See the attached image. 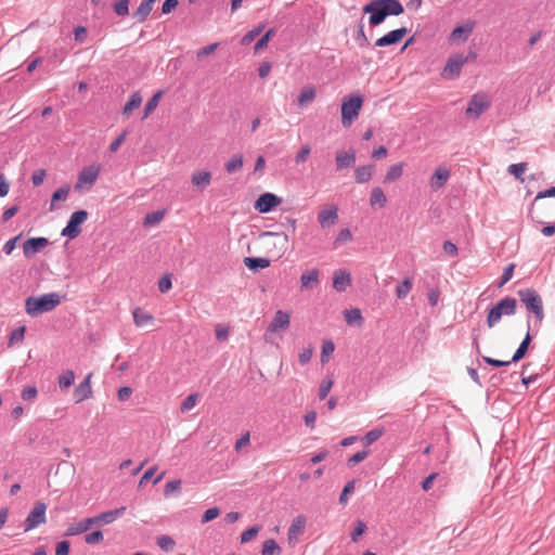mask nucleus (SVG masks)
<instances>
[{
  "label": "nucleus",
  "instance_id": "864d4df0",
  "mask_svg": "<svg viewBox=\"0 0 555 555\" xmlns=\"http://www.w3.org/2000/svg\"><path fill=\"white\" fill-rule=\"evenodd\" d=\"M354 486H356V481L354 480H350V481H348L345 485V487H344V489H343V491L340 493V496H339V503L340 504H343V505L347 504V502H348L347 495L354 491Z\"/></svg>",
  "mask_w": 555,
  "mask_h": 555
},
{
  "label": "nucleus",
  "instance_id": "6ab92c4d",
  "mask_svg": "<svg viewBox=\"0 0 555 555\" xmlns=\"http://www.w3.org/2000/svg\"><path fill=\"white\" fill-rule=\"evenodd\" d=\"M289 313L283 310H278L268 326V332L275 333L278 331H285L289 326Z\"/></svg>",
  "mask_w": 555,
  "mask_h": 555
},
{
  "label": "nucleus",
  "instance_id": "20e7f679",
  "mask_svg": "<svg viewBox=\"0 0 555 555\" xmlns=\"http://www.w3.org/2000/svg\"><path fill=\"white\" fill-rule=\"evenodd\" d=\"M517 301L513 297H505L501 299L494 307H492L487 317V324L493 327L503 315H513L516 312Z\"/></svg>",
  "mask_w": 555,
  "mask_h": 555
},
{
  "label": "nucleus",
  "instance_id": "052dcab7",
  "mask_svg": "<svg viewBox=\"0 0 555 555\" xmlns=\"http://www.w3.org/2000/svg\"><path fill=\"white\" fill-rule=\"evenodd\" d=\"M259 532V527L258 526H254L247 530H245L242 534H241V542L242 543H246L248 541H250L251 539H254Z\"/></svg>",
  "mask_w": 555,
  "mask_h": 555
},
{
  "label": "nucleus",
  "instance_id": "f8f14e48",
  "mask_svg": "<svg viewBox=\"0 0 555 555\" xmlns=\"http://www.w3.org/2000/svg\"><path fill=\"white\" fill-rule=\"evenodd\" d=\"M338 221V207L330 205L318 212V222L322 229H327Z\"/></svg>",
  "mask_w": 555,
  "mask_h": 555
},
{
  "label": "nucleus",
  "instance_id": "603ef678",
  "mask_svg": "<svg viewBox=\"0 0 555 555\" xmlns=\"http://www.w3.org/2000/svg\"><path fill=\"white\" fill-rule=\"evenodd\" d=\"M273 34H274V29L271 28L256 42V44L254 47L255 53H257L258 51H260L267 47V44L270 41Z\"/></svg>",
  "mask_w": 555,
  "mask_h": 555
},
{
  "label": "nucleus",
  "instance_id": "aec40b11",
  "mask_svg": "<svg viewBox=\"0 0 555 555\" xmlns=\"http://www.w3.org/2000/svg\"><path fill=\"white\" fill-rule=\"evenodd\" d=\"M351 285L350 273L345 269L335 270L333 273V287L337 292H345Z\"/></svg>",
  "mask_w": 555,
  "mask_h": 555
},
{
  "label": "nucleus",
  "instance_id": "7ed1b4c3",
  "mask_svg": "<svg viewBox=\"0 0 555 555\" xmlns=\"http://www.w3.org/2000/svg\"><path fill=\"white\" fill-rule=\"evenodd\" d=\"M517 294L528 312L534 314V325L539 326L544 319L543 301L541 296L532 288L519 289Z\"/></svg>",
  "mask_w": 555,
  "mask_h": 555
},
{
  "label": "nucleus",
  "instance_id": "412c9836",
  "mask_svg": "<svg viewBox=\"0 0 555 555\" xmlns=\"http://www.w3.org/2000/svg\"><path fill=\"white\" fill-rule=\"evenodd\" d=\"M356 159L354 150L350 149L349 151H338L335 157L336 169L343 170L350 168L354 165Z\"/></svg>",
  "mask_w": 555,
  "mask_h": 555
},
{
  "label": "nucleus",
  "instance_id": "c85d7f7f",
  "mask_svg": "<svg viewBox=\"0 0 555 555\" xmlns=\"http://www.w3.org/2000/svg\"><path fill=\"white\" fill-rule=\"evenodd\" d=\"M387 203V197L383 191L382 188L376 186L372 189L371 196H370V205L372 207H384Z\"/></svg>",
  "mask_w": 555,
  "mask_h": 555
},
{
  "label": "nucleus",
  "instance_id": "c9c22d12",
  "mask_svg": "<svg viewBox=\"0 0 555 555\" xmlns=\"http://www.w3.org/2000/svg\"><path fill=\"white\" fill-rule=\"evenodd\" d=\"M162 96H163V91L159 90L147 101V103L145 104V107H144V114L142 116V119L147 118L154 112V109L157 107Z\"/></svg>",
  "mask_w": 555,
  "mask_h": 555
},
{
  "label": "nucleus",
  "instance_id": "72a5a7b5",
  "mask_svg": "<svg viewBox=\"0 0 555 555\" xmlns=\"http://www.w3.org/2000/svg\"><path fill=\"white\" fill-rule=\"evenodd\" d=\"M142 103V95L140 92H133L129 101L125 104L122 114L129 115L134 108H138Z\"/></svg>",
  "mask_w": 555,
  "mask_h": 555
},
{
  "label": "nucleus",
  "instance_id": "423d86ee",
  "mask_svg": "<svg viewBox=\"0 0 555 555\" xmlns=\"http://www.w3.org/2000/svg\"><path fill=\"white\" fill-rule=\"evenodd\" d=\"M362 99L358 95L350 96L343 101L341 104V124L344 127H349L353 119L358 117L362 107Z\"/></svg>",
  "mask_w": 555,
  "mask_h": 555
},
{
  "label": "nucleus",
  "instance_id": "a19ab883",
  "mask_svg": "<svg viewBox=\"0 0 555 555\" xmlns=\"http://www.w3.org/2000/svg\"><path fill=\"white\" fill-rule=\"evenodd\" d=\"M527 170V163H517L508 166L507 171L513 175L516 179L524 181L522 175Z\"/></svg>",
  "mask_w": 555,
  "mask_h": 555
},
{
  "label": "nucleus",
  "instance_id": "6e6d98bb",
  "mask_svg": "<svg viewBox=\"0 0 555 555\" xmlns=\"http://www.w3.org/2000/svg\"><path fill=\"white\" fill-rule=\"evenodd\" d=\"M333 386V380L331 378L323 379L319 387V398L323 400L327 397Z\"/></svg>",
  "mask_w": 555,
  "mask_h": 555
},
{
  "label": "nucleus",
  "instance_id": "4d7b16f0",
  "mask_svg": "<svg viewBox=\"0 0 555 555\" xmlns=\"http://www.w3.org/2000/svg\"><path fill=\"white\" fill-rule=\"evenodd\" d=\"M26 326H20L13 330L10 334L9 345H13L15 341H22L24 339Z\"/></svg>",
  "mask_w": 555,
  "mask_h": 555
},
{
  "label": "nucleus",
  "instance_id": "a18cd8bd",
  "mask_svg": "<svg viewBox=\"0 0 555 555\" xmlns=\"http://www.w3.org/2000/svg\"><path fill=\"white\" fill-rule=\"evenodd\" d=\"M198 400V395L197 393H191L181 403L180 405V410L182 413H185V412H189L190 410H192L196 402Z\"/></svg>",
  "mask_w": 555,
  "mask_h": 555
},
{
  "label": "nucleus",
  "instance_id": "b1692460",
  "mask_svg": "<svg viewBox=\"0 0 555 555\" xmlns=\"http://www.w3.org/2000/svg\"><path fill=\"white\" fill-rule=\"evenodd\" d=\"M319 284V270L311 269L306 271L300 276V286L302 289H312Z\"/></svg>",
  "mask_w": 555,
  "mask_h": 555
},
{
  "label": "nucleus",
  "instance_id": "09e8293b",
  "mask_svg": "<svg viewBox=\"0 0 555 555\" xmlns=\"http://www.w3.org/2000/svg\"><path fill=\"white\" fill-rule=\"evenodd\" d=\"M264 25H259L251 30H249L244 37L242 38V44H249L254 39L260 35V33L263 30Z\"/></svg>",
  "mask_w": 555,
  "mask_h": 555
},
{
  "label": "nucleus",
  "instance_id": "f704fd0d",
  "mask_svg": "<svg viewBox=\"0 0 555 555\" xmlns=\"http://www.w3.org/2000/svg\"><path fill=\"white\" fill-rule=\"evenodd\" d=\"M133 322L137 326H144L149 322L153 321V317L150 313L144 312L140 308H135L132 312Z\"/></svg>",
  "mask_w": 555,
  "mask_h": 555
},
{
  "label": "nucleus",
  "instance_id": "9b49d317",
  "mask_svg": "<svg viewBox=\"0 0 555 555\" xmlns=\"http://www.w3.org/2000/svg\"><path fill=\"white\" fill-rule=\"evenodd\" d=\"M100 171L101 168L99 165H91L82 168V170L78 175L77 183L75 184V190H80L85 185L91 188L98 180Z\"/></svg>",
  "mask_w": 555,
  "mask_h": 555
},
{
  "label": "nucleus",
  "instance_id": "bb28decb",
  "mask_svg": "<svg viewBox=\"0 0 555 555\" xmlns=\"http://www.w3.org/2000/svg\"><path fill=\"white\" fill-rule=\"evenodd\" d=\"M374 165L359 166L354 170V178L358 183H366L372 179Z\"/></svg>",
  "mask_w": 555,
  "mask_h": 555
},
{
  "label": "nucleus",
  "instance_id": "0eeeda50",
  "mask_svg": "<svg viewBox=\"0 0 555 555\" xmlns=\"http://www.w3.org/2000/svg\"><path fill=\"white\" fill-rule=\"evenodd\" d=\"M88 219L87 210H77L73 212L67 221L66 227L62 230L61 235L69 238H76L81 233V224Z\"/></svg>",
  "mask_w": 555,
  "mask_h": 555
},
{
  "label": "nucleus",
  "instance_id": "cd10ccee",
  "mask_svg": "<svg viewBox=\"0 0 555 555\" xmlns=\"http://www.w3.org/2000/svg\"><path fill=\"white\" fill-rule=\"evenodd\" d=\"M244 264L251 271L266 269L270 266V260L264 257H245Z\"/></svg>",
  "mask_w": 555,
  "mask_h": 555
},
{
  "label": "nucleus",
  "instance_id": "6e6552de",
  "mask_svg": "<svg viewBox=\"0 0 555 555\" xmlns=\"http://www.w3.org/2000/svg\"><path fill=\"white\" fill-rule=\"evenodd\" d=\"M46 512L47 505L43 502H37L24 521V531H30L44 524L47 521Z\"/></svg>",
  "mask_w": 555,
  "mask_h": 555
},
{
  "label": "nucleus",
  "instance_id": "2f4dec72",
  "mask_svg": "<svg viewBox=\"0 0 555 555\" xmlns=\"http://www.w3.org/2000/svg\"><path fill=\"white\" fill-rule=\"evenodd\" d=\"M75 382V373L72 370L64 371L57 378L61 390L68 389Z\"/></svg>",
  "mask_w": 555,
  "mask_h": 555
},
{
  "label": "nucleus",
  "instance_id": "5701e85b",
  "mask_svg": "<svg viewBox=\"0 0 555 555\" xmlns=\"http://www.w3.org/2000/svg\"><path fill=\"white\" fill-rule=\"evenodd\" d=\"M126 511L125 506H121L116 509L103 512L95 517V524L96 525H109L114 522L118 517H120Z\"/></svg>",
  "mask_w": 555,
  "mask_h": 555
},
{
  "label": "nucleus",
  "instance_id": "a211bd4d",
  "mask_svg": "<svg viewBox=\"0 0 555 555\" xmlns=\"http://www.w3.org/2000/svg\"><path fill=\"white\" fill-rule=\"evenodd\" d=\"M449 178L450 170L444 166L438 167L430 177V188L433 189V191H438L442 189L448 182Z\"/></svg>",
  "mask_w": 555,
  "mask_h": 555
},
{
  "label": "nucleus",
  "instance_id": "de8ad7c7",
  "mask_svg": "<svg viewBox=\"0 0 555 555\" xmlns=\"http://www.w3.org/2000/svg\"><path fill=\"white\" fill-rule=\"evenodd\" d=\"M164 218V211L156 210L153 212H150L144 218V224L145 225H155L159 223Z\"/></svg>",
  "mask_w": 555,
  "mask_h": 555
},
{
  "label": "nucleus",
  "instance_id": "ddd939ff",
  "mask_svg": "<svg viewBox=\"0 0 555 555\" xmlns=\"http://www.w3.org/2000/svg\"><path fill=\"white\" fill-rule=\"evenodd\" d=\"M92 373L87 374L82 382H80L74 389L73 398L76 403H80L92 397L91 387Z\"/></svg>",
  "mask_w": 555,
  "mask_h": 555
},
{
  "label": "nucleus",
  "instance_id": "8fccbe9b",
  "mask_svg": "<svg viewBox=\"0 0 555 555\" xmlns=\"http://www.w3.org/2000/svg\"><path fill=\"white\" fill-rule=\"evenodd\" d=\"M310 153H311L310 145L309 144L302 145L295 156V163L297 165L305 163L308 159Z\"/></svg>",
  "mask_w": 555,
  "mask_h": 555
},
{
  "label": "nucleus",
  "instance_id": "39448f33",
  "mask_svg": "<svg viewBox=\"0 0 555 555\" xmlns=\"http://www.w3.org/2000/svg\"><path fill=\"white\" fill-rule=\"evenodd\" d=\"M469 57H475L474 53L464 55L463 53H455L449 56L447 63L441 72V77L448 80L457 79L461 75L463 66L468 62Z\"/></svg>",
  "mask_w": 555,
  "mask_h": 555
},
{
  "label": "nucleus",
  "instance_id": "bf43d9fd",
  "mask_svg": "<svg viewBox=\"0 0 555 555\" xmlns=\"http://www.w3.org/2000/svg\"><path fill=\"white\" fill-rule=\"evenodd\" d=\"M369 456V451L362 450L353 454L348 459L347 465L349 467H352L357 465L358 463L364 461Z\"/></svg>",
  "mask_w": 555,
  "mask_h": 555
},
{
  "label": "nucleus",
  "instance_id": "f257e3e1",
  "mask_svg": "<svg viewBox=\"0 0 555 555\" xmlns=\"http://www.w3.org/2000/svg\"><path fill=\"white\" fill-rule=\"evenodd\" d=\"M363 12L370 14L369 23L372 26L380 25L387 16H398L404 12L399 0H372L363 7Z\"/></svg>",
  "mask_w": 555,
  "mask_h": 555
},
{
  "label": "nucleus",
  "instance_id": "5fc2aeb1",
  "mask_svg": "<svg viewBox=\"0 0 555 555\" xmlns=\"http://www.w3.org/2000/svg\"><path fill=\"white\" fill-rule=\"evenodd\" d=\"M114 11L118 16H126L129 13V0H118L114 4Z\"/></svg>",
  "mask_w": 555,
  "mask_h": 555
},
{
  "label": "nucleus",
  "instance_id": "0e129e2a",
  "mask_svg": "<svg viewBox=\"0 0 555 555\" xmlns=\"http://www.w3.org/2000/svg\"><path fill=\"white\" fill-rule=\"evenodd\" d=\"M102 540H103V533L100 530L88 533L85 537V541L87 544H96Z\"/></svg>",
  "mask_w": 555,
  "mask_h": 555
},
{
  "label": "nucleus",
  "instance_id": "a878e982",
  "mask_svg": "<svg viewBox=\"0 0 555 555\" xmlns=\"http://www.w3.org/2000/svg\"><path fill=\"white\" fill-rule=\"evenodd\" d=\"M155 1L156 0H144L141 2L139 8L132 14L133 18L139 23H143L152 12Z\"/></svg>",
  "mask_w": 555,
  "mask_h": 555
},
{
  "label": "nucleus",
  "instance_id": "37998d69",
  "mask_svg": "<svg viewBox=\"0 0 555 555\" xmlns=\"http://www.w3.org/2000/svg\"><path fill=\"white\" fill-rule=\"evenodd\" d=\"M344 315H345V320L348 324H352L354 322L361 323L363 321L361 311L358 308L346 310L344 312Z\"/></svg>",
  "mask_w": 555,
  "mask_h": 555
},
{
  "label": "nucleus",
  "instance_id": "4c0bfd02",
  "mask_svg": "<svg viewBox=\"0 0 555 555\" xmlns=\"http://www.w3.org/2000/svg\"><path fill=\"white\" fill-rule=\"evenodd\" d=\"M530 341H531V336H530V334L528 332L526 334L525 338L522 339V341L520 343L519 347L515 351V353H514V356L512 358V362H517V361H519L520 359L524 358V356L526 354V352L528 350Z\"/></svg>",
  "mask_w": 555,
  "mask_h": 555
},
{
  "label": "nucleus",
  "instance_id": "4be33fe9",
  "mask_svg": "<svg viewBox=\"0 0 555 555\" xmlns=\"http://www.w3.org/2000/svg\"><path fill=\"white\" fill-rule=\"evenodd\" d=\"M211 182V173L207 170H196L191 176V183L199 191H204Z\"/></svg>",
  "mask_w": 555,
  "mask_h": 555
},
{
  "label": "nucleus",
  "instance_id": "7c9ffc66",
  "mask_svg": "<svg viewBox=\"0 0 555 555\" xmlns=\"http://www.w3.org/2000/svg\"><path fill=\"white\" fill-rule=\"evenodd\" d=\"M315 99V89L313 87H305L298 96V105L300 107L306 106L307 104L313 102Z\"/></svg>",
  "mask_w": 555,
  "mask_h": 555
},
{
  "label": "nucleus",
  "instance_id": "e433bc0d",
  "mask_svg": "<svg viewBox=\"0 0 555 555\" xmlns=\"http://www.w3.org/2000/svg\"><path fill=\"white\" fill-rule=\"evenodd\" d=\"M282 550L273 539H268L263 542L261 555H281Z\"/></svg>",
  "mask_w": 555,
  "mask_h": 555
},
{
  "label": "nucleus",
  "instance_id": "393cba45",
  "mask_svg": "<svg viewBox=\"0 0 555 555\" xmlns=\"http://www.w3.org/2000/svg\"><path fill=\"white\" fill-rule=\"evenodd\" d=\"M306 527V517L300 515L293 519L289 528H288V540H296L298 535H300Z\"/></svg>",
  "mask_w": 555,
  "mask_h": 555
},
{
  "label": "nucleus",
  "instance_id": "ea45409f",
  "mask_svg": "<svg viewBox=\"0 0 555 555\" xmlns=\"http://www.w3.org/2000/svg\"><path fill=\"white\" fill-rule=\"evenodd\" d=\"M243 167V156L241 154L234 155L228 163H225L224 168L227 172L233 173L238 171Z\"/></svg>",
  "mask_w": 555,
  "mask_h": 555
},
{
  "label": "nucleus",
  "instance_id": "338daca9",
  "mask_svg": "<svg viewBox=\"0 0 555 555\" xmlns=\"http://www.w3.org/2000/svg\"><path fill=\"white\" fill-rule=\"evenodd\" d=\"M365 529L366 525L362 520H358L353 531L351 532V540L356 542L359 539V537L363 534Z\"/></svg>",
  "mask_w": 555,
  "mask_h": 555
},
{
  "label": "nucleus",
  "instance_id": "79ce46f5",
  "mask_svg": "<svg viewBox=\"0 0 555 555\" xmlns=\"http://www.w3.org/2000/svg\"><path fill=\"white\" fill-rule=\"evenodd\" d=\"M157 545L163 551L169 552L173 550L176 542L170 535L164 534L157 538Z\"/></svg>",
  "mask_w": 555,
  "mask_h": 555
},
{
  "label": "nucleus",
  "instance_id": "4468645a",
  "mask_svg": "<svg viewBox=\"0 0 555 555\" xmlns=\"http://www.w3.org/2000/svg\"><path fill=\"white\" fill-rule=\"evenodd\" d=\"M282 199L273 193H264L258 197L255 203V209L261 214L271 211L274 207L280 205Z\"/></svg>",
  "mask_w": 555,
  "mask_h": 555
},
{
  "label": "nucleus",
  "instance_id": "3c124183",
  "mask_svg": "<svg viewBox=\"0 0 555 555\" xmlns=\"http://www.w3.org/2000/svg\"><path fill=\"white\" fill-rule=\"evenodd\" d=\"M83 532H86V529L83 527L82 520H80L78 522L70 524L65 531V535L73 537Z\"/></svg>",
  "mask_w": 555,
  "mask_h": 555
},
{
  "label": "nucleus",
  "instance_id": "69168bd1",
  "mask_svg": "<svg viewBox=\"0 0 555 555\" xmlns=\"http://www.w3.org/2000/svg\"><path fill=\"white\" fill-rule=\"evenodd\" d=\"M220 514V509L218 507H211V508H208L204 515H203V518H202V522L203 524H206L208 521H211L214 520L215 518H217Z\"/></svg>",
  "mask_w": 555,
  "mask_h": 555
},
{
  "label": "nucleus",
  "instance_id": "2eb2a0df",
  "mask_svg": "<svg viewBox=\"0 0 555 555\" xmlns=\"http://www.w3.org/2000/svg\"><path fill=\"white\" fill-rule=\"evenodd\" d=\"M476 23L468 20L463 25L456 26L449 36L450 42H465L475 28Z\"/></svg>",
  "mask_w": 555,
  "mask_h": 555
},
{
  "label": "nucleus",
  "instance_id": "58836bf2",
  "mask_svg": "<svg viewBox=\"0 0 555 555\" xmlns=\"http://www.w3.org/2000/svg\"><path fill=\"white\" fill-rule=\"evenodd\" d=\"M384 433H385V430L382 427L374 428V429L367 431L362 439L363 444L366 447L371 446L376 440H378L384 435Z\"/></svg>",
  "mask_w": 555,
  "mask_h": 555
},
{
  "label": "nucleus",
  "instance_id": "9d476101",
  "mask_svg": "<svg viewBox=\"0 0 555 555\" xmlns=\"http://www.w3.org/2000/svg\"><path fill=\"white\" fill-rule=\"evenodd\" d=\"M490 106V100L487 94H474L466 108V114L473 118H478Z\"/></svg>",
  "mask_w": 555,
  "mask_h": 555
},
{
  "label": "nucleus",
  "instance_id": "680f3d73",
  "mask_svg": "<svg viewBox=\"0 0 555 555\" xmlns=\"http://www.w3.org/2000/svg\"><path fill=\"white\" fill-rule=\"evenodd\" d=\"M515 264L511 263L508 264L501 276V282L499 284V287H502L504 284H506L512 278L514 273Z\"/></svg>",
  "mask_w": 555,
  "mask_h": 555
},
{
  "label": "nucleus",
  "instance_id": "1a4fd4ad",
  "mask_svg": "<svg viewBox=\"0 0 555 555\" xmlns=\"http://www.w3.org/2000/svg\"><path fill=\"white\" fill-rule=\"evenodd\" d=\"M532 211L539 223L544 224L547 220H555V203L541 202L532 203Z\"/></svg>",
  "mask_w": 555,
  "mask_h": 555
},
{
  "label": "nucleus",
  "instance_id": "f03ea898",
  "mask_svg": "<svg viewBox=\"0 0 555 555\" xmlns=\"http://www.w3.org/2000/svg\"><path fill=\"white\" fill-rule=\"evenodd\" d=\"M61 304V296L57 293H48L41 296H29L25 299V311L36 318L42 313L52 311Z\"/></svg>",
  "mask_w": 555,
  "mask_h": 555
},
{
  "label": "nucleus",
  "instance_id": "13d9d810",
  "mask_svg": "<svg viewBox=\"0 0 555 555\" xmlns=\"http://www.w3.org/2000/svg\"><path fill=\"white\" fill-rule=\"evenodd\" d=\"M180 489H181V480L180 479L170 480L165 486L164 494L166 496H168L173 492H179Z\"/></svg>",
  "mask_w": 555,
  "mask_h": 555
},
{
  "label": "nucleus",
  "instance_id": "f3484780",
  "mask_svg": "<svg viewBox=\"0 0 555 555\" xmlns=\"http://www.w3.org/2000/svg\"><path fill=\"white\" fill-rule=\"evenodd\" d=\"M48 245L49 241L46 237H30L23 244L24 256L30 258Z\"/></svg>",
  "mask_w": 555,
  "mask_h": 555
},
{
  "label": "nucleus",
  "instance_id": "774afa93",
  "mask_svg": "<svg viewBox=\"0 0 555 555\" xmlns=\"http://www.w3.org/2000/svg\"><path fill=\"white\" fill-rule=\"evenodd\" d=\"M70 544L68 541H61L56 545L55 555H68L69 554Z\"/></svg>",
  "mask_w": 555,
  "mask_h": 555
},
{
  "label": "nucleus",
  "instance_id": "49530a36",
  "mask_svg": "<svg viewBox=\"0 0 555 555\" xmlns=\"http://www.w3.org/2000/svg\"><path fill=\"white\" fill-rule=\"evenodd\" d=\"M412 289V282L409 279H405L402 283L397 285L396 287V294L398 298H405L408 294Z\"/></svg>",
  "mask_w": 555,
  "mask_h": 555
},
{
  "label": "nucleus",
  "instance_id": "c03bdc74",
  "mask_svg": "<svg viewBox=\"0 0 555 555\" xmlns=\"http://www.w3.org/2000/svg\"><path fill=\"white\" fill-rule=\"evenodd\" d=\"M350 241H352V233L348 228H345V229H341L339 231V233L337 234V236L334 241V246L338 247V246L345 244L346 242H350Z\"/></svg>",
  "mask_w": 555,
  "mask_h": 555
},
{
  "label": "nucleus",
  "instance_id": "e2e57ef3",
  "mask_svg": "<svg viewBox=\"0 0 555 555\" xmlns=\"http://www.w3.org/2000/svg\"><path fill=\"white\" fill-rule=\"evenodd\" d=\"M37 388L35 386H28L23 389L22 391V399L25 401H31L35 400L37 397Z\"/></svg>",
  "mask_w": 555,
  "mask_h": 555
},
{
  "label": "nucleus",
  "instance_id": "c756f323",
  "mask_svg": "<svg viewBox=\"0 0 555 555\" xmlns=\"http://www.w3.org/2000/svg\"><path fill=\"white\" fill-rule=\"evenodd\" d=\"M403 163L391 165L384 178V183H391L398 180L403 175Z\"/></svg>",
  "mask_w": 555,
  "mask_h": 555
},
{
  "label": "nucleus",
  "instance_id": "dca6fc26",
  "mask_svg": "<svg viewBox=\"0 0 555 555\" xmlns=\"http://www.w3.org/2000/svg\"><path fill=\"white\" fill-rule=\"evenodd\" d=\"M408 34V28L401 27L391 30L375 41V47H388L397 44Z\"/></svg>",
  "mask_w": 555,
  "mask_h": 555
},
{
  "label": "nucleus",
  "instance_id": "473e14b6",
  "mask_svg": "<svg viewBox=\"0 0 555 555\" xmlns=\"http://www.w3.org/2000/svg\"><path fill=\"white\" fill-rule=\"evenodd\" d=\"M70 188L69 185H64L59 188L53 192L51 197L50 210L53 211L55 209L54 203L59 201H66L69 194Z\"/></svg>",
  "mask_w": 555,
  "mask_h": 555
}]
</instances>
